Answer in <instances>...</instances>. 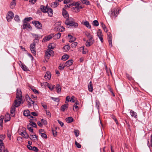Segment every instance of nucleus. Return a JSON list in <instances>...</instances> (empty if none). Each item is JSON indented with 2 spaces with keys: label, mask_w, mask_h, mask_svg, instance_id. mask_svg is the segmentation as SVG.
Returning <instances> with one entry per match:
<instances>
[{
  "label": "nucleus",
  "mask_w": 152,
  "mask_h": 152,
  "mask_svg": "<svg viewBox=\"0 0 152 152\" xmlns=\"http://www.w3.org/2000/svg\"><path fill=\"white\" fill-rule=\"evenodd\" d=\"M33 19V18L31 17H28L25 18L23 21V23H26L27 21H29Z\"/></svg>",
  "instance_id": "72a5a7b5"
},
{
  "label": "nucleus",
  "mask_w": 152,
  "mask_h": 152,
  "mask_svg": "<svg viewBox=\"0 0 152 152\" xmlns=\"http://www.w3.org/2000/svg\"><path fill=\"white\" fill-rule=\"evenodd\" d=\"M75 98V97L74 96H72L71 97L69 101L72 102H74L75 101V100L74 99Z\"/></svg>",
  "instance_id": "13d9d810"
},
{
  "label": "nucleus",
  "mask_w": 152,
  "mask_h": 152,
  "mask_svg": "<svg viewBox=\"0 0 152 152\" xmlns=\"http://www.w3.org/2000/svg\"><path fill=\"white\" fill-rule=\"evenodd\" d=\"M15 0H12L10 4V8H13L15 6Z\"/></svg>",
  "instance_id": "c9c22d12"
},
{
  "label": "nucleus",
  "mask_w": 152,
  "mask_h": 152,
  "mask_svg": "<svg viewBox=\"0 0 152 152\" xmlns=\"http://www.w3.org/2000/svg\"><path fill=\"white\" fill-rule=\"evenodd\" d=\"M65 67L64 66H63V65H60L58 67V69L61 70H63L64 69V67Z\"/></svg>",
  "instance_id": "bf43d9fd"
},
{
  "label": "nucleus",
  "mask_w": 152,
  "mask_h": 152,
  "mask_svg": "<svg viewBox=\"0 0 152 152\" xmlns=\"http://www.w3.org/2000/svg\"><path fill=\"white\" fill-rule=\"evenodd\" d=\"M53 135L54 137H56L57 134V132L56 130H52Z\"/></svg>",
  "instance_id": "4d7b16f0"
},
{
  "label": "nucleus",
  "mask_w": 152,
  "mask_h": 152,
  "mask_svg": "<svg viewBox=\"0 0 152 152\" xmlns=\"http://www.w3.org/2000/svg\"><path fill=\"white\" fill-rule=\"evenodd\" d=\"M77 42H74L71 44L72 47V48H75L77 45Z\"/></svg>",
  "instance_id": "603ef678"
},
{
  "label": "nucleus",
  "mask_w": 152,
  "mask_h": 152,
  "mask_svg": "<svg viewBox=\"0 0 152 152\" xmlns=\"http://www.w3.org/2000/svg\"><path fill=\"white\" fill-rule=\"evenodd\" d=\"M45 55L47 56H53L54 55V51L50 49H47L46 50Z\"/></svg>",
  "instance_id": "0eeeda50"
},
{
  "label": "nucleus",
  "mask_w": 152,
  "mask_h": 152,
  "mask_svg": "<svg viewBox=\"0 0 152 152\" xmlns=\"http://www.w3.org/2000/svg\"><path fill=\"white\" fill-rule=\"evenodd\" d=\"M33 91L34 92L35 94H39V92L36 89L31 88Z\"/></svg>",
  "instance_id": "680f3d73"
},
{
  "label": "nucleus",
  "mask_w": 152,
  "mask_h": 152,
  "mask_svg": "<svg viewBox=\"0 0 152 152\" xmlns=\"http://www.w3.org/2000/svg\"><path fill=\"white\" fill-rule=\"evenodd\" d=\"M88 90L89 91H90L91 92H92L93 91V89L92 84V82L91 81L89 82V83L88 85Z\"/></svg>",
  "instance_id": "aec40b11"
},
{
  "label": "nucleus",
  "mask_w": 152,
  "mask_h": 152,
  "mask_svg": "<svg viewBox=\"0 0 152 152\" xmlns=\"http://www.w3.org/2000/svg\"><path fill=\"white\" fill-rule=\"evenodd\" d=\"M73 3H74L73 6H75V8L77 9V10H79L80 9L79 6L80 5V4L79 2H74Z\"/></svg>",
  "instance_id": "2f4dec72"
},
{
  "label": "nucleus",
  "mask_w": 152,
  "mask_h": 152,
  "mask_svg": "<svg viewBox=\"0 0 152 152\" xmlns=\"http://www.w3.org/2000/svg\"><path fill=\"white\" fill-rule=\"evenodd\" d=\"M130 113L132 117H134L135 118H137V113L132 110H131L130 111Z\"/></svg>",
  "instance_id": "393cba45"
},
{
  "label": "nucleus",
  "mask_w": 152,
  "mask_h": 152,
  "mask_svg": "<svg viewBox=\"0 0 152 152\" xmlns=\"http://www.w3.org/2000/svg\"><path fill=\"white\" fill-rule=\"evenodd\" d=\"M100 103L99 101L96 100V105L97 108L99 110Z\"/></svg>",
  "instance_id": "8fccbe9b"
},
{
  "label": "nucleus",
  "mask_w": 152,
  "mask_h": 152,
  "mask_svg": "<svg viewBox=\"0 0 152 152\" xmlns=\"http://www.w3.org/2000/svg\"><path fill=\"white\" fill-rule=\"evenodd\" d=\"M65 23L68 28L71 26L76 28L78 26V24L75 22L73 19L71 17H69L66 19L65 21Z\"/></svg>",
  "instance_id": "f257e3e1"
},
{
  "label": "nucleus",
  "mask_w": 152,
  "mask_h": 152,
  "mask_svg": "<svg viewBox=\"0 0 152 152\" xmlns=\"http://www.w3.org/2000/svg\"><path fill=\"white\" fill-rule=\"evenodd\" d=\"M66 121L68 123H70L73 121V119L72 117H69L66 119Z\"/></svg>",
  "instance_id": "473e14b6"
},
{
  "label": "nucleus",
  "mask_w": 152,
  "mask_h": 152,
  "mask_svg": "<svg viewBox=\"0 0 152 152\" xmlns=\"http://www.w3.org/2000/svg\"><path fill=\"white\" fill-rule=\"evenodd\" d=\"M27 28L29 29H31L32 27L29 23H23V28L25 29Z\"/></svg>",
  "instance_id": "f3484780"
},
{
  "label": "nucleus",
  "mask_w": 152,
  "mask_h": 152,
  "mask_svg": "<svg viewBox=\"0 0 152 152\" xmlns=\"http://www.w3.org/2000/svg\"><path fill=\"white\" fill-rule=\"evenodd\" d=\"M15 101V105L14 106L16 107H18L20 106V104L21 103V102L22 101V99H18V98Z\"/></svg>",
  "instance_id": "9b49d317"
},
{
  "label": "nucleus",
  "mask_w": 152,
  "mask_h": 152,
  "mask_svg": "<svg viewBox=\"0 0 152 152\" xmlns=\"http://www.w3.org/2000/svg\"><path fill=\"white\" fill-rule=\"evenodd\" d=\"M33 36L34 37L35 40H37L38 39L39 36L38 35L34 34L33 35Z\"/></svg>",
  "instance_id": "69168bd1"
},
{
  "label": "nucleus",
  "mask_w": 152,
  "mask_h": 152,
  "mask_svg": "<svg viewBox=\"0 0 152 152\" xmlns=\"http://www.w3.org/2000/svg\"><path fill=\"white\" fill-rule=\"evenodd\" d=\"M44 77L45 79H50L51 78L50 72H47L45 74Z\"/></svg>",
  "instance_id": "b1692460"
},
{
  "label": "nucleus",
  "mask_w": 152,
  "mask_h": 152,
  "mask_svg": "<svg viewBox=\"0 0 152 152\" xmlns=\"http://www.w3.org/2000/svg\"><path fill=\"white\" fill-rule=\"evenodd\" d=\"M56 89L57 90V92L58 93H60L61 91V88L59 84H57L56 85Z\"/></svg>",
  "instance_id": "cd10ccee"
},
{
  "label": "nucleus",
  "mask_w": 152,
  "mask_h": 152,
  "mask_svg": "<svg viewBox=\"0 0 152 152\" xmlns=\"http://www.w3.org/2000/svg\"><path fill=\"white\" fill-rule=\"evenodd\" d=\"M76 39V38L75 37H73L72 36V37L70 38V40L69 41V42H72L75 41Z\"/></svg>",
  "instance_id": "3c124183"
},
{
  "label": "nucleus",
  "mask_w": 152,
  "mask_h": 152,
  "mask_svg": "<svg viewBox=\"0 0 152 152\" xmlns=\"http://www.w3.org/2000/svg\"><path fill=\"white\" fill-rule=\"evenodd\" d=\"M35 46L36 44L34 42L31 44L30 46V48L31 53L34 54H35L36 53Z\"/></svg>",
  "instance_id": "39448f33"
},
{
  "label": "nucleus",
  "mask_w": 152,
  "mask_h": 152,
  "mask_svg": "<svg viewBox=\"0 0 152 152\" xmlns=\"http://www.w3.org/2000/svg\"><path fill=\"white\" fill-rule=\"evenodd\" d=\"M7 134L10 140L11 139V135L9 130L7 131Z\"/></svg>",
  "instance_id": "052dcab7"
},
{
  "label": "nucleus",
  "mask_w": 152,
  "mask_h": 152,
  "mask_svg": "<svg viewBox=\"0 0 152 152\" xmlns=\"http://www.w3.org/2000/svg\"><path fill=\"white\" fill-rule=\"evenodd\" d=\"M54 48L55 46L54 44H50L48 46V49H53Z\"/></svg>",
  "instance_id": "4c0bfd02"
},
{
  "label": "nucleus",
  "mask_w": 152,
  "mask_h": 152,
  "mask_svg": "<svg viewBox=\"0 0 152 152\" xmlns=\"http://www.w3.org/2000/svg\"><path fill=\"white\" fill-rule=\"evenodd\" d=\"M73 61L72 60H70L67 61L64 64V66L68 67L71 65L73 63Z\"/></svg>",
  "instance_id": "4468645a"
},
{
  "label": "nucleus",
  "mask_w": 152,
  "mask_h": 152,
  "mask_svg": "<svg viewBox=\"0 0 152 152\" xmlns=\"http://www.w3.org/2000/svg\"><path fill=\"white\" fill-rule=\"evenodd\" d=\"M40 134L42 138H45V139H46L47 138V135L44 133H41Z\"/></svg>",
  "instance_id": "5fc2aeb1"
},
{
  "label": "nucleus",
  "mask_w": 152,
  "mask_h": 152,
  "mask_svg": "<svg viewBox=\"0 0 152 152\" xmlns=\"http://www.w3.org/2000/svg\"><path fill=\"white\" fill-rule=\"evenodd\" d=\"M29 122L31 124V126L33 127L36 128L37 126L36 124L32 120H30Z\"/></svg>",
  "instance_id": "79ce46f5"
},
{
  "label": "nucleus",
  "mask_w": 152,
  "mask_h": 152,
  "mask_svg": "<svg viewBox=\"0 0 152 152\" xmlns=\"http://www.w3.org/2000/svg\"><path fill=\"white\" fill-rule=\"evenodd\" d=\"M22 92L21 90L20 89L18 88L17 90L16 98L20 99H22Z\"/></svg>",
  "instance_id": "1a4fd4ad"
},
{
  "label": "nucleus",
  "mask_w": 152,
  "mask_h": 152,
  "mask_svg": "<svg viewBox=\"0 0 152 152\" xmlns=\"http://www.w3.org/2000/svg\"><path fill=\"white\" fill-rule=\"evenodd\" d=\"M30 112L28 110H25L23 112V115L26 116H28L30 115Z\"/></svg>",
  "instance_id": "f704fd0d"
},
{
  "label": "nucleus",
  "mask_w": 152,
  "mask_h": 152,
  "mask_svg": "<svg viewBox=\"0 0 152 152\" xmlns=\"http://www.w3.org/2000/svg\"><path fill=\"white\" fill-rule=\"evenodd\" d=\"M15 107L13 105H12L11 108L10 110V113L12 114H15ZM15 114H14V115Z\"/></svg>",
  "instance_id": "c85d7f7f"
},
{
  "label": "nucleus",
  "mask_w": 152,
  "mask_h": 152,
  "mask_svg": "<svg viewBox=\"0 0 152 152\" xmlns=\"http://www.w3.org/2000/svg\"><path fill=\"white\" fill-rule=\"evenodd\" d=\"M61 35V34L60 33H58L54 35H53V37L54 39H56L60 38Z\"/></svg>",
  "instance_id": "bb28decb"
},
{
  "label": "nucleus",
  "mask_w": 152,
  "mask_h": 152,
  "mask_svg": "<svg viewBox=\"0 0 152 152\" xmlns=\"http://www.w3.org/2000/svg\"><path fill=\"white\" fill-rule=\"evenodd\" d=\"M14 17V14L12 11H9L7 15L6 18L8 22H10Z\"/></svg>",
  "instance_id": "20e7f679"
},
{
  "label": "nucleus",
  "mask_w": 152,
  "mask_h": 152,
  "mask_svg": "<svg viewBox=\"0 0 152 152\" xmlns=\"http://www.w3.org/2000/svg\"><path fill=\"white\" fill-rule=\"evenodd\" d=\"M57 121H58V122L60 124V125L61 126H64V123L62 122L61 121H60L58 120H57Z\"/></svg>",
  "instance_id": "e2e57ef3"
},
{
  "label": "nucleus",
  "mask_w": 152,
  "mask_h": 152,
  "mask_svg": "<svg viewBox=\"0 0 152 152\" xmlns=\"http://www.w3.org/2000/svg\"><path fill=\"white\" fill-rule=\"evenodd\" d=\"M21 67L22 69L25 71H27L28 70V68L26 67V66L24 64H22Z\"/></svg>",
  "instance_id": "58836bf2"
},
{
  "label": "nucleus",
  "mask_w": 152,
  "mask_h": 152,
  "mask_svg": "<svg viewBox=\"0 0 152 152\" xmlns=\"http://www.w3.org/2000/svg\"><path fill=\"white\" fill-rule=\"evenodd\" d=\"M62 15L66 19L69 18V15L68 12L65 10L64 8H63V10Z\"/></svg>",
  "instance_id": "ddd939ff"
},
{
  "label": "nucleus",
  "mask_w": 152,
  "mask_h": 152,
  "mask_svg": "<svg viewBox=\"0 0 152 152\" xmlns=\"http://www.w3.org/2000/svg\"><path fill=\"white\" fill-rule=\"evenodd\" d=\"M69 58V56L67 54L64 55L62 58V60L63 61H66Z\"/></svg>",
  "instance_id": "e433bc0d"
},
{
  "label": "nucleus",
  "mask_w": 152,
  "mask_h": 152,
  "mask_svg": "<svg viewBox=\"0 0 152 152\" xmlns=\"http://www.w3.org/2000/svg\"><path fill=\"white\" fill-rule=\"evenodd\" d=\"M32 151H34L35 152H37L38 151L39 149L35 146L33 147Z\"/></svg>",
  "instance_id": "6e6d98bb"
},
{
  "label": "nucleus",
  "mask_w": 152,
  "mask_h": 152,
  "mask_svg": "<svg viewBox=\"0 0 152 152\" xmlns=\"http://www.w3.org/2000/svg\"><path fill=\"white\" fill-rule=\"evenodd\" d=\"M97 34L98 37L100 39L102 42L103 43V35L102 32L101 30L100 29H99L97 32Z\"/></svg>",
  "instance_id": "423d86ee"
},
{
  "label": "nucleus",
  "mask_w": 152,
  "mask_h": 152,
  "mask_svg": "<svg viewBox=\"0 0 152 152\" xmlns=\"http://www.w3.org/2000/svg\"><path fill=\"white\" fill-rule=\"evenodd\" d=\"M92 24L95 26H97L99 24V22L97 20H94Z\"/></svg>",
  "instance_id": "a19ab883"
},
{
  "label": "nucleus",
  "mask_w": 152,
  "mask_h": 152,
  "mask_svg": "<svg viewBox=\"0 0 152 152\" xmlns=\"http://www.w3.org/2000/svg\"><path fill=\"white\" fill-rule=\"evenodd\" d=\"M47 7L45 6L44 5H41L40 7V9L41 11L43 13H45L47 12V10L48 8Z\"/></svg>",
  "instance_id": "a211bd4d"
},
{
  "label": "nucleus",
  "mask_w": 152,
  "mask_h": 152,
  "mask_svg": "<svg viewBox=\"0 0 152 152\" xmlns=\"http://www.w3.org/2000/svg\"><path fill=\"white\" fill-rule=\"evenodd\" d=\"M41 121L42 123H43L45 124H47V121L46 120H45L43 119H42L41 120Z\"/></svg>",
  "instance_id": "0e129e2a"
},
{
  "label": "nucleus",
  "mask_w": 152,
  "mask_h": 152,
  "mask_svg": "<svg viewBox=\"0 0 152 152\" xmlns=\"http://www.w3.org/2000/svg\"><path fill=\"white\" fill-rule=\"evenodd\" d=\"M81 23L86 26L88 28H91V26L88 21H82Z\"/></svg>",
  "instance_id": "6ab92c4d"
},
{
  "label": "nucleus",
  "mask_w": 152,
  "mask_h": 152,
  "mask_svg": "<svg viewBox=\"0 0 152 152\" xmlns=\"http://www.w3.org/2000/svg\"><path fill=\"white\" fill-rule=\"evenodd\" d=\"M75 145L78 148H80L81 147V145L79 143L77 142L76 141H75Z\"/></svg>",
  "instance_id": "09e8293b"
},
{
  "label": "nucleus",
  "mask_w": 152,
  "mask_h": 152,
  "mask_svg": "<svg viewBox=\"0 0 152 152\" xmlns=\"http://www.w3.org/2000/svg\"><path fill=\"white\" fill-rule=\"evenodd\" d=\"M53 34H51L50 35L45 37L42 40V42H45L46 41L50 40L53 37Z\"/></svg>",
  "instance_id": "9d476101"
},
{
  "label": "nucleus",
  "mask_w": 152,
  "mask_h": 152,
  "mask_svg": "<svg viewBox=\"0 0 152 152\" xmlns=\"http://www.w3.org/2000/svg\"><path fill=\"white\" fill-rule=\"evenodd\" d=\"M27 129L31 132L33 133V129L32 128L31 124H28L27 125Z\"/></svg>",
  "instance_id": "4be33fe9"
},
{
  "label": "nucleus",
  "mask_w": 152,
  "mask_h": 152,
  "mask_svg": "<svg viewBox=\"0 0 152 152\" xmlns=\"http://www.w3.org/2000/svg\"><path fill=\"white\" fill-rule=\"evenodd\" d=\"M80 1L83 4H85L87 5L90 4V2L87 0H80Z\"/></svg>",
  "instance_id": "ea45409f"
},
{
  "label": "nucleus",
  "mask_w": 152,
  "mask_h": 152,
  "mask_svg": "<svg viewBox=\"0 0 152 152\" xmlns=\"http://www.w3.org/2000/svg\"><path fill=\"white\" fill-rule=\"evenodd\" d=\"M93 43V42L91 43V41H86V46L87 47H89Z\"/></svg>",
  "instance_id": "de8ad7c7"
},
{
  "label": "nucleus",
  "mask_w": 152,
  "mask_h": 152,
  "mask_svg": "<svg viewBox=\"0 0 152 152\" xmlns=\"http://www.w3.org/2000/svg\"><path fill=\"white\" fill-rule=\"evenodd\" d=\"M31 113L34 116H36L38 115L37 113L35 112H32Z\"/></svg>",
  "instance_id": "338daca9"
},
{
  "label": "nucleus",
  "mask_w": 152,
  "mask_h": 152,
  "mask_svg": "<svg viewBox=\"0 0 152 152\" xmlns=\"http://www.w3.org/2000/svg\"><path fill=\"white\" fill-rule=\"evenodd\" d=\"M74 132L75 133L76 137H77L79 135V132L78 130H74Z\"/></svg>",
  "instance_id": "a18cd8bd"
},
{
  "label": "nucleus",
  "mask_w": 152,
  "mask_h": 152,
  "mask_svg": "<svg viewBox=\"0 0 152 152\" xmlns=\"http://www.w3.org/2000/svg\"><path fill=\"white\" fill-rule=\"evenodd\" d=\"M20 134L24 138L27 139L29 138V136L27 133L25 131L21 132Z\"/></svg>",
  "instance_id": "dca6fc26"
},
{
  "label": "nucleus",
  "mask_w": 152,
  "mask_h": 152,
  "mask_svg": "<svg viewBox=\"0 0 152 152\" xmlns=\"http://www.w3.org/2000/svg\"><path fill=\"white\" fill-rule=\"evenodd\" d=\"M32 23L37 29H41L42 28V24L39 22L34 20L33 21Z\"/></svg>",
  "instance_id": "f03ea898"
},
{
  "label": "nucleus",
  "mask_w": 152,
  "mask_h": 152,
  "mask_svg": "<svg viewBox=\"0 0 152 152\" xmlns=\"http://www.w3.org/2000/svg\"><path fill=\"white\" fill-rule=\"evenodd\" d=\"M47 12L48 14L49 15L51 16L53 14V11L52 9L48 7L47 10Z\"/></svg>",
  "instance_id": "412c9836"
},
{
  "label": "nucleus",
  "mask_w": 152,
  "mask_h": 152,
  "mask_svg": "<svg viewBox=\"0 0 152 152\" xmlns=\"http://www.w3.org/2000/svg\"><path fill=\"white\" fill-rule=\"evenodd\" d=\"M64 49L66 51H68L70 49V47L68 45H66L64 47Z\"/></svg>",
  "instance_id": "49530a36"
},
{
  "label": "nucleus",
  "mask_w": 152,
  "mask_h": 152,
  "mask_svg": "<svg viewBox=\"0 0 152 152\" xmlns=\"http://www.w3.org/2000/svg\"><path fill=\"white\" fill-rule=\"evenodd\" d=\"M15 20L17 22H18L20 21V19L19 18V17L18 15H16L14 18Z\"/></svg>",
  "instance_id": "864d4df0"
},
{
  "label": "nucleus",
  "mask_w": 152,
  "mask_h": 152,
  "mask_svg": "<svg viewBox=\"0 0 152 152\" xmlns=\"http://www.w3.org/2000/svg\"><path fill=\"white\" fill-rule=\"evenodd\" d=\"M85 34L88 39L89 41H91V40L92 39V37L90 35V34L89 33L86 32L85 33Z\"/></svg>",
  "instance_id": "a878e982"
},
{
  "label": "nucleus",
  "mask_w": 152,
  "mask_h": 152,
  "mask_svg": "<svg viewBox=\"0 0 152 152\" xmlns=\"http://www.w3.org/2000/svg\"><path fill=\"white\" fill-rule=\"evenodd\" d=\"M5 136V135H0V152H1V149H4V143L3 142V140L4 139Z\"/></svg>",
  "instance_id": "7ed1b4c3"
},
{
  "label": "nucleus",
  "mask_w": 152,
  "mask_h": 152,
  "mask_svg": "<svg viewBox=\"0 0 152 152\" xmlns=\"http://www.w3.org/2000/svg\"><path fill=\"white\" fill-rule=\"evenodd\" d=\"M27 101L28 102V107H30L32 106V104H34V102L29 97H28V99H27Z\"/></svg>",
  "instance_id": "2eb2a0df"
},
{
  "label": "nucleus",
  "mask_w": 152,
  "mask_h": 152,
  "mask_svg": "<svg viewBox=\"0 0 152 152\" xmlns=\"http://www.w3.org/2000/svg\"><path fill=\"white\" fill-rule=\"evenodd\" d=\"M68 104H64L62 105L60 108V110L61 111L64 112L66 110H67L68 107Z\"/></svg>",
  "instance_id": "f8f14e48"
},
{
  "label": "nucleus",
  "mask_w": 152,
  "mask_h": 152,
  "mask_svg": "<svg viewBox=\"0 0 152 152\" xmlns=\"http://www.w3.org/2000/svg\"><path fill=\"white\" fill-rule=\"evenodd\" d=\"M27 147L29 150L32 151L33 147L31 145H27Z\"/></svg>",
  "instance_id": "774afa93"
},
{
  "label": "nucleus",
  "mask_w": 152,
  "mask_h": 152,
  "mask_svg": "<svg viewBox=\"0 0 152 152\" xmlns=\"http://www.w3.org/2000/svg\"><path fill=\"white\" fill-rule=\"evenodd\" d=\"M4 118V116H3L1 115L0 117V126H2V123Z\"/></svg>",
  "instance_id": "37998d69"
},
{
  "label": "nucleus",
  "mask_w": 152,
  "mask_h": 152,
  "mask_svg": "<svg viewBox=\"0 0 152 152\" xmlns=\"http://www.w3.org/2000/svg\"><path fill=\"white\" fill-rule=\"evenodd\" d=\"M112 37L111 33L108 32L107 34V39L108 42L112 41Z\"/></svg>",
  "instance_id": "7c9ffc66"
},
{
  "label": "nucleus",
  "mask_w": 152,
  "mask_h": 152,
  "mask_svg": "<svg viewBox=\"0 0 152 152\" xmlns=\"http://www.w3.org/2000/svg\"><path fill=\"white\" fill-rule=\"evenodd\" d=\"M10 115L8 113H7L6 115H5V119L4 121L5 122H6L7 121H8L10 120Z\"/></svg>",
  "instance_id": "5701e85b"
},
{
  "label": "nucleus",
  "mask_w": 152,
  "mask_h": 152,
  "mask_svg": "<svg viewBox=\"0 0 152 152\" xmlns=\"http://www.w3.org/2000/svg\"><path fill=\"white\" fill-rule=\"evenodd\" d=\"M50 98L55 102H58L60 101V99L59 98H54L51 97H50Z\"/></svg>",
  "instance_id": "c03bdc74"
},
{
  "label": "nucleus",
  "mask_w": 152,
  "mask_h": 152,
  "mask_svg": "<svg viewBox=\"0 0 152 152\" xmlns=\"http://www.w3.org/2000/svg\"><path fill=\"white\" fill-rule=\"evenodd\" d=\"M59 5L58 0H56L55 2H53L52 4V7L53 8L56 7Z\"/></svg>",
  "instance_id": "c756f323"
},
{
  "label": "nucleus",
  "mask_w": 152,
  "mask_h": 152,
  "mask_svg": "<svg viewBox=\"0 0 152 152\" xmlns=\"http://www.w3.org/2000/svg\"><path fill=\"white\" fill-rule=\"evenodd\" d=\"M119 10H118L117 9L115 8L111 10V15L114 16L116 17L119 14Z\"/></svg>",
  "instance_id": "6e6552de"
}]
</instances>
